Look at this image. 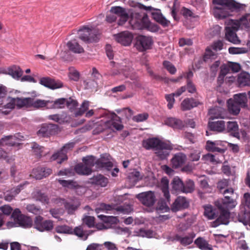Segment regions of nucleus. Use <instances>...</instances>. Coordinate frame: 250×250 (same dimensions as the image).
<instances>
[{"mask_svg": "<svg viewBox=\"0 0 250 250\" xmlns=\"http://www.w3.org/2000/svg\"><path fill=\"white\" fill-rule=\"evenodd\" d=\"M212 2L215 5L212 9V14L218 20L226 19L231 16L234 11L244 10L246 7L233 0H212Z\"/></svg>", "mask_w": 250, "mask_h": 250, "instance_id": "obj_1", "label": "nucleus"}, {"mask_svg": "<svg viewBox=\"0 0 250 250\" xmlns=\"http://www.w3.org/2000/svg\"><path fill=\"white\" fill-rule=\"evenodd\" d=\"M143 146L147 150L153 149L155 154L162 160L165 159L168 155V150L170 146L167 144L157 138H151L143 141Z\"/></svg>", "mask_w": 250, "mask_h": 250, "instance_id": "obj_2", "label": "nucleus"}, {"mask_svg": "<svg viewBox=\"0 0 250 250\" xmlns=\"http://www.w3.org/2000/svg\"><path fill=\"white\" fill-rule=\"evenodd\" d=\"M107 156L106 154H103L101 155L100 159H96L93 156H87L83 157L82 161L85 165L91 168L95 165L97 168H105L109 170L113 167V164L107 158Z\"/></svg>", "mask_w": 250, "mask_h": 250, "instance_id": "obj_3", "label": "nucleus"}, {"mask_svg": "<svg viewBox=\"0 0 250 250\" xmlns=\"http://www.w3.org/2000/svg\"><path fill=\"white\" fill-rule=\"evenodd\" d=\"M132 28L134 30L146 29L148 31L156 32L159 30V26L151 22L146 15L143 16L138 15L135 19H132L130 21Z\"/></svg>", "mask_w": 250, "mask_h": 250, "instance_id": "obj_4", "label": "nucleus"}, {"mask_svg": "<svg viewBox=\"0 0 250 250\" xmlns=\"http://www.w3.org/2000/svg\"><path fill=\"white\" fill-rule=\"evenodd\" d=\"M13 219V222H8L7 226L13 227H21V228L27 229L31 228L33 226V221L32 219L21 213V211L18 208H15L11 216Z\"/></svg>", "mask_w": 250, "mask_h": 250, "instance_id": "obj_5", "label": "nucleus"}, {"mask_svg": "<svg viewBox=\"0 0 250 250\" xmlns=\"http://www.w3.org/2000/svg\"><path fill=\"white\" fill-rule=\"evenodd\" d=\"M79 38L86 43L97 42L98 40L95 31L86 26H83L78 30Z\"/></svg>", "mask_w": 250, "mask_h": 250, "instance_id": "obj_6", "label": "nucleus"}, {"mask_svg": "<svg viewBox=\"0 0 250 250\" xmlns=\"http://www.w3.org/2000/svg\"><path fill=\"white\" fill-rule=\"evenodd\" d=\"M75 144L76 143L75 142H71L65 144L60 150L52 155L51 159L53 160H58V163L61 164L64 161L67 159V156L66 155L67 152L72 150L74 148Z\"/></svg>", "mask_w": 250, "mask_h": 250, "instance_id": "obj_7", "label": "nucleus"}, {"mask_svg": "<svg viewBox=\"0 0 250 250\" xmlns=\"http://www.w3.org/2000/svg\"><path fill=\"white\" fill-rule=\"evenodd\" d=\"M153 43L151 37L139 35L135 39L134 46L140 52L145 51L151 48Z\"/></svg>", "mask_w": 250, "mask_h": 250, "instance_id": "obj_8", "label": "nucleus"}, {"mask_svg": "<svg viewBox=\"0 0 250 250\" xmlns=\"http://www.w3.org/2000/svg\"><path fill=\"white\" fill-rule=\"evenodd\" d=\"M34 227L40 231H49L53 229V223L50 220H44L42 216L38 215L35 218Z\"/></svg>", "mask_w": 250, "mask_h": 250, "instance_id": "obj_9", "label": "nucleus"}, {"mask_svg": "<svg viewBox=\"0 0 250 250\" xmlns=\"http://www.w3.org/2000/svg\"><path fill=\"white\" fill-rule=\"evenodd\" d=\"M58 130V125L53 124H44L37 131V134L39 137H48L57 133Z\"/></svg>", "mask_w": 250, "mask_h": 250, "instance_id": "obj_10", "label": "nucleus"}, {"mask_svg": "<svg viewBox=\"0 0 250 250\" xmlns=\"http://www.w3.org/2000/svg\"><path fill=\"white\" fill-rule=\"evenodd\" d=\"M136 198L143 205L148 207L153 206L156 201L154 193L151 191L140 193L136 195Z\"/></svg>", "mask_w": 250, "mask_h": 250, "instance_id": "obj_11", "label": "nucleus"}, {"mask_svg": "<svg viewBox=\"0 0 250 250\" xmlns=\"http://www.w3.org/2000/svg\"><path fill=\"white\" fill-rule=\"evenodd\" d=\"M114 38L116 41L122 45L128 46L132 41L133 35L128 31H125L114 35Z\"/></svg>", "mask_w": 250, "mask_h": 250, "instance_id": "obj_12", "label": "nucleus"}, {"mask_svg": "<svg viewBox=\"0 0 250 250\" xmlns=\"http://www.w3.org/2000/svg\"><path fill=\"white\" fill-rule=\"evenodd\" d=\"M63 204L68 214H73L81 205L79 199L73 197L68 200H63Z\"/></svg>", "mask_w": 250, "mask_h": 250, "instance_id": "obj_13", "label": "nucleus"}, {"mask_svg": "<svg viewBox=\"0 0 250 250\" xmlns=\"http://www.w3.org/2000/svg\"><path fill=\"white\" fill-rule=\"evenodd\" d=\"M23 138V136L20 133L14 135L5 136L0 140V145L15 146L19 144L18 141L22 140Z\"/></svg>", "mask_w": 250, "mask_h": 250, "instance_id": "obj_14", "label": "nucleus"}, {"mask_svg": "<svg viewBox=\"0 0 250 250\" xmlns=\"http://www.w3.org/2000/svg\"><path fill=\"white\" fill-rule=\"evenodd\" d=\"M39 83L51 89H56L63 86V83L60 81H56L48 77H42L40 79Z\"/></svg>", "mask_w": 250, "mask_h": 250, "instance_id": "obj_15", "label": "nucleus"}, {"mask_svg": "<svg viewBox=\"0 0 250 250\" xmlns=\"http://www.w3.org/2000/svg\"><path fill=\"white\" fill-rule=\"evenodd\" d=\"M236 30L241 29L248 30L250 29V13H246L235 22Z\"/></svg>", "mask_w": 250, "mask_h": 250, "instance_id": "obj_16", "label": "nucleus"}, {"mask_svg": "<svg viewBox=\"0 0 250 250\" xmlns=\"http://www.w3.org/2000/svg\"><path fill=\"white\" fill-rule=\"evenodd\" d=\"M110 12L120 17L118 24L120 25L124 24L128 19V14L125 9L120 6H113L110 9Z\"/></svg>", "mask_w": 250, "mask_h": 250, "instance_id": "obj_17", "label": "nucleus"}, {"mask_svg": "<svg viewBox=\"0 0 250 250\" xmlns=\"http://www.w3.org/2000/svg\"><path fill=\"white\" fill-rule=\"evenodd\" d=\"M229 212L227 209H221L219 216L213 222L212 226L217 227L221 224L227 225L229 222Z\"/></svg>", "mask_w": 250, "mask_h": 250, "instance_id": "obj_18", "label": "nucleus"}, {"mask_svg": "<svg viewBox=\"0 0 250 250\" xmlns=\"http://www.w3.org/2000/svg\"><path fill=\"white\" fill-rule=\"evenodd\" d=\"M189 206V202L187 199L183 196L178 197L173 203V212L187 208Z\"/></svg>", "mask_w": 250, "mask_h": 250, "instance_id": "obj_19", "label": "nucleus"}, {"mask_svg": "<svg viewBox=\"0 0 250 250\" xmlns=\"http://www.w3.org/2000/svg\"><path fill=\"white\" fill-rule=\"evenodd\" d=\"M52 171L49 168L38 167L33 169L32 173L36 179H42L50 175Z\"/></svg>", "mask_w": 250, "mask_h": 250, "instance_id": "obj_20", "label": "nucleus"}, {"mask_svg": "<svg viewBox=\"0 0 250 250\" xmlns=\"http://www.w3.org/2000/svg\"><path fill=\"white\" fill-rule=\"evenodd\" d=\"M208 127L210 130L218 133L223 132L226 130L225 122L223 120L213 122L209 121Z\"/></svg>", "mask_w": 250, "mask_h": 250, "instance_id": "obj_21", "label": "nucleus"}, {"mask_svg": "<svg viewBox=\"0 0 250 250\" xmlns=\"http://www.w3.org/2000/svg\"><path fill=\"white\" fill-rule=\"evenodd\" d=\"M152 18L163 26L168 25L170 21H167L162 15L160 9H153L151 12Z\"/></svg>", "mask_w": 250, "mask_h": 250, "instance_id": "obj_22", "label": "nucleus"}, {"mask_svg": "<svg viewBox=\"0 0 250 250\" xmlns=\"http://www.w3.org/2000/svg\"><path fill=\"white\" fill-rule=\"evenodd\" d=\"M226 126V130L231 136L237 138H240L238 125L236 122H228Z\"/></svg>", "mask_w": 250, "mask_h": 250, "instance_id": "obj_23", "label": "nucleus"}, {"mask_svg": "<svg viewBox=\"0 0 250 250\" xmlns=\"http://www.w3.org/2000/svg\"><path fill=\"white\" fill-rule=\"evenodd\" d=\"M170 202V197L168 198H165V199L160 198L157 204L156 207V210L158 213H165L169 210V208L168 206V204Z\"/></svg>", "mask_w": 250, "mask_h": 250, "instance_id": "obj_24", "label": "nucleus"}, {"mask_svg": "<svg viewBox=\"0 0 250 250\" xmlns=\"http://www.w3.org/2000/svg\"><path fill=\"white\" fill-rule=\"evenodd\" d=\"M90 183L92 185L105 187L108 183V179L102 174L94 175L90 179Z\"/></svg>", "mask_w": 250, "mask_h": 250, "instance_id": "obj_25", "label": "nucleus"}, {"mask_svg": "<svg viewBox=\"0 0 250 250\" xmlns=\"http://www.w3.org/2000/svg\"><path fill=\"white\" fill-rule=\"evenodd\" d=\"M199 102L193 98H186L181 104V107L183 111H186L197 106Z\"/></svg>", "mask_w": 250, "mask_h": 250, "instance_id": "obj_26", "label": "nucleus"}, {"mask_svg": "<svg viewBox=\"0 0 250 250\" xmlns=\"http://www.w3.org/2000/svg\"><path fill=\"white\" fill-rule=\"evenodd\" d=\"M232 100L236 103L238 104L242 108L247 106L248 99L246 93H239L235 94L233 96Z\"/></svg>", "mask_w": 250, "mask_h": 250, "instance_id": "obj_27", "label": "nucleus"}, {"mask_svg": "<svg viewBox=\"0 0 250 250\" xmlns=\"http://www.w3.org/2000/svg\"><path fill=\"white\" fill-rule=\"evenodd\" d=\"M74 169L77 174L82 175H89L92 172L90 167L83 163L76 165Z\"/></svg>", "mask_w": 250, "mask_h": 250, "instance_id": "obj_28", "label": "nucleus"}, {"mask_svg": "<svg viewBox=\"0 0 250 250\" xmlns=\"http://www.w3.org/2000/svg\"><path fill=\"white\" fill-rule=\"evenodd\" d=\"M228 108L229 112L233 115H238L242 106H239L238 104L236 103L232 100V99H229L228 102Z\"/></svg>", "mask_w": 250, "mask_h": 250, "instance_id": "obj_29", "label": "nucleus"}, {"mask_svg": "<svg viewBox=\"0 0 250 250\" xmlns=\"http://www.w3.org/2000/svg\"><path fill=\"white\" fill-rule=\"evenodd\" d=\"M160 187L165 198L170 197L169 191V180L166 177L161 179Z\"/></svg>", "mask_w": 250, "mask_h": 250, "instance_id": "obj_30", "label": "nucleus"}, {"mask_svg": "<svg viewBox=\"0 0 250 250\" xmlns=\"http://www.w3.org/2000/svg\"><path fill=\"white\" fill-rule=\"evenodd\" d=\"M186 156L182 153H179L173 157V168L182 166L186 162Z\"/></svg>", "mask_w": 250, "mask_h": 250, "instance_id": "obj_31", "label": "nucleus"}, {"mask_svg": "<svg viewBox=\"0 0 250 250\" xmlns=\"http://www.w3.org/2000/svg\"><path fill=\"white\" fill-rule=\"evenodd\" d=\"M195 237V234L193 232H192L188 233V235L183 237L179 235H176L175 238L179 241L182 245L187 246L192 243L193 239Z\"/></svg>", "mask_w": 250, "mask_h": 250, "instance_id": "obj_32", "label": "nucleus"}, {"mask_svg": "<svg viewBox=\"0 0 250 250\" xmlns=\"http://www.w3.org/2000/svg\"><path fill=\"white\" fill-rule=\"evenodd\" d=\"M237 82L240 86L250 85V75L246 72H242L239 74Z\"/></svg>", "mask_w": 250, "mask_h": 250, "instance_id": "obj_33", "label": "nucleus"}, {"mask_svg": "<svg viewBox=\"0 0 250 250\" xmlns=\"http://www.w3.org/2000/svg\"><path fill=\"white\" fill-rule=\"evenodd\" d=\"M67 46L69 49L75 53H81L84 51L82 47H81L76 40L69 41L67 43Z\"/></svg>", "mask_w": 250, "mask_h": 250, "instance_id": "obj_34", "label": "nucleus"}, {"mask_svg": "<svg viewBox=\"0 0 250 250\" xmlns=\"http://www.w3.org/2000/svg\"><path fill=\"white\" fill-rule=\"evenodd\" d=\"M195 244L202 250H212V246L202 237L197 238L194 241Z\"/></svg>", "mask_w": 250, "mask_h": 250, "instance_id": "obj_35", "label": "nucleus"}, {"mask_svg": "<svg viewBox=\"0 0 250 250\" xmlns=\"http://www.w3.org/2000/svg\"><path fill=\"white\" fill-rule=\"evenodd\" d=\"M8 74L13 78L19 80L23 74V71L18 66H13L8 70Z\"/></svg>", "mask_w": 250, "mask_h": 250, "instance_id": "obj_36", "label": "nucleus"}, {"mask_svg": "<svg viewBox=\"0 0 250 250\" xmlns=\"http://www.w3.org/2000/svg\"><path fill=\"white\" fill-rule=\"evenodd\" d=\"M111 125L117 130H122L124 126L122 124L121 119L115 113L111 115Z\"/></svg>", "mask_w": 250, "mask_h": 250, "instance_id": "obj_37", "label": "nucleus"}, {"mask_svg": "<svg viewBox=\"0 0 250 250\" xmlns=\"http://www.w3.org/2000/svg\"><path fill=\"white\" fill-rule=\"evenodd\" d=\"M58 182L63 187L71 189H78L81 187L78 183L73 180L58 179Z\"/></svg>", "mask_w": 250, "mask_h": 250, "instance_id": "obj_38", "label": "nucleus"}, {"mask_svg": "<svg viewBox=\"0 0 250 250\" xmlns=\"http://www.w3.org/2000/svg\"><path fill=\"white\" fill-rule=\"evenodd\" d=\"M223 109L220 107L213 108L209 110V114L210 115L209 119L213 120L214 119L223 118L224 115L223 114Z\"/></svg>", "mask_w": 250, "mask_h": 250, "instance_id": "obj_39", "label": "nucleus"}, {"mask_svg": "<svg viewBox=\"0 0 250 250\" xmlns=\"http://www.w3.org/2000/svg\"><path fill=\"white\" fill-rule=\"evenodd\" d=\"M238 219L244 225H249L250 227V211H241L238 214Z\"/></svg>", "mask_w": 250, "mask_h": 250, "instance_id": "obj_40", "label": "nucleus"}, {"mask_svg": "<svg viewBox=\"0 0 250 250\" xmlns=\"http://www.w3.org/2000/svg\"><path fill=\"white\" fill-rule=\"evenodd\" d=\"M15 104L17 108L20 109L23 107H29L30 97L29 98H16Z\"/></svg>", "mask_w": 250, "mask_h": 250, "instance_id": "obj_41", "label": "nucleus"}, {"mask_svg": "<svg viewBox=\"0 0 250 250\" xmlns=\"http://www.w3.org/2000/svg\"><path fill=\"white\" fill-rule=\"evenodd\" d=\"M29 107L39 108L45 107L46 101L41 99L35 100L34 98H30Z\"/></svg>", "mask_w": 250, "mask_h": 250, "instance_id": "obj_42", "label": "nucleus"}, {"mask_svg": "<svg viewBox=\"0 0 250 250\" xmlns=\"http://www.w3.org/2000/svg\"><path fill=\"white\" fill-rule=\"evenodd\" d=\"M34 198L37 200L41 202L42 203L46 204L49 202L48 196L41 190H38L34 193Z\"/></svg>", "mask_w": 250, "mask_h": 250, "instance_id": "obj_43", "label": "nucleus"}, {"mask_svg": "<svg viewBox=\"0 0 250 250\" xmlns=\"http://www.w3.org/2000/svg\"><path fill=\"white\" fill-rule=\"evenodd\" d=\"M77 236L81 239L86 240L89 234H86L83 230V228L81 226L75 227L74 229H72V233Z\"/></svg>", "mask_w": 250, "mask_h": 250, "instance_id": "obj_44", "label": "nucleus"}, {"mask_svg": "<svg viewBox=\"0 0 250 250\" xmlns=\"http://www.w3.org/2000/svg\"><path fill=\"white\" fill-rule=\"evenodd\" d=\"M226 38L230 42L233 43H238L240 42L236 34L230 29H229L227 30L226 33Z\"/></svg>", "mask_w": 250, "mask_h": 250, "instance_id": "obj_45", "label": "nucleus"}, {"mask_svg": "<svg viewBox=\"0 0 250 250\" xmlns=\"http://www.w3.org/2000/svg\"><path fill=\"white\" fill-rule=\"evenodd\" d=\"M184 183L178 177L173 178V190L182 192Z\"/></svg>", "mask_w": 250, "mask_h": 250, "instance_id": "obj_46", "label": "nucleus"}, {"mask_svg": "<svg viewBox=\"0 0 250 250\" xmlns=\"http://www.w3.org/2000/svg\"><path fill=\"white\" fill-rule=\"evenodd\" d=\"M195 189V185L194 182L190 179L187 180L185 184L184 183L182 192L191 193Z\"/></svg>", "mask_w": 250, "mask_h": 250, "instance_id": "obj_47", "label": "nucleus"}, {"mask_svg": "<svg viewBox=\"0 0 250 250\" xmlns=\"http://www.w3.org/2000/svg\"><path fill=\"white\" fill-rule=\"evenodd\" d=\"M206 148L208 151L218 152L220 153H223V149L216 146L215 141H208L206 142Z\"/></svg>", "mask_w": 250, "mask_h": 250, "instance_id": "obj_48", "label": "nucleus"}, {"mask_svg": "<svg viewBox=\"0 0 250 250\" xmlns=\"http://www.w3.org/2000/svg\"><path fill=\"white\" fill-rule=\"evenodd\" d=\"M31 148L33 153L37 157H41L44 150V147L42 146H40L37 143L34 142L31 144Z\"/></svg>", "mask_w": 250, "mask_h": 250, "instance_id": "obj_49", "label": "nucleus"}, {"mask_svg": "<svg viewBox=\"0 0 250 250\" xmlns=\"http://www.w3.org/2000/svg\"><path fill=\"white\" fill-rule=\"evenodd\" d=\"M89 103L87 101H84L82 103L81 107L74 112L75 117L82 116L88 109Z\"/></svg>", "mask_w": 250, "mask_h": 250, "instance_id": "obj_50", "label": "nucleus"}, {"mask_svg": "<svg viewBox=\"0 0 250 250\" xmlns=\"http://www.w3.org/2000/svg\"><path fill=\"white\" fill-rule=\"evenodd\" d=\"M204 215L209 219H214L215 217V210L210 205L206 206L204 207Z\"/></svg>", "mask_w": 250, "mask_h": 250, "instance_id": "obj_51", "label": "nucleus"}, {"mask_svg": "<svg viewBox=\"0 0 250 250\" xmlns=\"http://www.w3.org/2000/svg\"><path fill=\"white\" fill-rule=\"evenodd\" d=\"M222 203L226 207L231 208L236 206L235 201L230 196H225L224 199L222 200Z\"/></svg>", "mask_w": 250, "mask_h": 250, "instance_id": "obj_52", "label": "nucleus"}, {"mask_svg": "<svg viewBox=\"0 0 250 250\" xmlns=\"http://www.w3.org/2000/svg\"><path fill=\"white\" fill-rule=\"evenodd\" d=\"M14 209L9 205H4L0 207V210L1 211V214L3 215V218L4 216H9L12 215Z\"/></svg>", "mask_w": 250, "mask_h": 250, "instance_id": "obj_53", "label": "nucleus"}, {"mask_svg": "<svg viewBox=\"0 0 250 250\" xmlns=\"http://www.w3.org/2000/svg\"><path fill=\"white\" fill-rule=\"evenodd\" d=\"M216 56V54L212 51L210 47H207L204 55V61L205 62H208L209 60L214 59Z\"/></svg>", "mask_w": 250, "mask_h": 250, "instance_id": "obj_54", "label": "nucleus"}, {"mask_svg": "<svg viewBox=\"0 0 250 250\" xmlns=\"http://www.w3.org/2000/svg\"><path fill=\"white\" fill-rule=\"evenodd\" d=\"M56 231L59 233H72V228L69 226L63 225L58 226L56 228Z\"/></svg>", "mask_w": 250, "mask_h": 250, "instance_id": "obj_55", "label": "nucleus"}, {"mask_svg": "<svg viewBox=\"0 0 250 250\" xmlns=\"http://www.w3.org/2000/svg\"><path fill=\"white\" fill-rule=\"evenodd\" d=\"M137 235L141 237H146L151 238L153 236V232L150 229H140L137 232Z\"/></svg>", "mask_w": 250, "mask_h": 250, "instance_id": "obj_56", "label": "nucleus"}, {"mask_svg": "<svg viewBox=\"0 0 250 250\" xmlns=\"http://www.w3.org/2000/svg\"><path fill=\"white\" fill-rule=\"evenodd\" d=\"M83 223L89 228H91L95 226V218L93 216H85L83 219Z\"/></svg>", "mask_w": 250, "mask_h": 250, "instance_id": "obj_57", "label": "nucleus"}, {"mask_svg": "<svg viewBox=\"0 0 250 250\" xmlns=\"http://www.w3.org/2000/svg\"><path fill=\"white\" fill-rule=\"evenodd\" d=\"M26 209L28 212L36 215L40 214L41 212L40 207L36 206L34 204L27 205Z\"/></svg>", "mask_w": 250, "mask_h": 250, "instance_id": "obj_58", "label": "nucleus"}, {"mask_svg": "<svg viewBox=\"0 0 250 250\" xmlns=\"http://www.w3.org/2000/svg\"><path fill=\"white\" fill-rule=\"evenodd\" d=\"M66 99L65 98H59L54 101V105L56 108H62L64 107L66 105Z\"/></svg>", "mask_w": 250, "mask_h": 250, "instance_id": "obj_59", "label": "nucleus"}, {"mask_svg": "<svg viewBox=\"0 0 250 250\" xmlns=\"http://www.w3.org/2000/svg\"><path fill=\"white\" fill-rule=\"evenodd\" d=\"M186 123L181 120L173 118V128L182 129L185 126Z\"/></svg>", "mask_w": 250, "mask_h": 250, "instance_id": "obj_60", "label": "nucleus"}, {"mask_svg": "<svg viewBox=\"0 0 250 250\" xmlns=\"http://www.w3.org/2000/svg\"><path fill=\"white\" fill-rule=\"evenodd\" d=\"M229 52L231 54H239L246 53L247 50L245 48L243 47H230L229 48Z\"/></svg>", "mask_w": 250, "mask_h": 250, "instance_id": "obj_61", "label": "nucleus"}, {"mask_svg": "<svg viewBox=\"0 0 250 250\" xmlns=\"http://www.w3.org/2000/svg\"><path fill=\"white\" fill-rule=\"evenodd\" d=\"M98 217L100 218L103 221L106 223H116L117 220L116 217L106 216L103 215H100L98 216Z\"/></svg>", "mask_w": 250, "mask_h": 250, "instance_id": "obj_62", "label": "nucleus"}, {"mask_svg": "<svg viewBox=\"0 0 250 250\" xmlns=\"http://www.w3.org/2000/svg\"><path fill=\"white\" fill-rule=\"evenodd\" d=\"M229 185V180L227 179H222L219 181L217 184V188L220 191L223 192V190L228 187Z\"/></svg>", "mask_w": 250, "mask_h": 250, "instance_id": "obj_63", "label": "nucleus"}, {"mask_svg": "<svg viewBox=\"0 0 250 250\" xmlns=\"http://www.w3.org/2000/svg\"><path fill=\"white\" fill-rule=\"evenodd\" d=\"M148 116V114L147 113H143L134 116L133 119L135 122H141L147 120Z\"/></svg>", "mask_w": 250, "mask_h": 250, "instance_id": "obj_64", "label": "nucleus"}]
</instances>
